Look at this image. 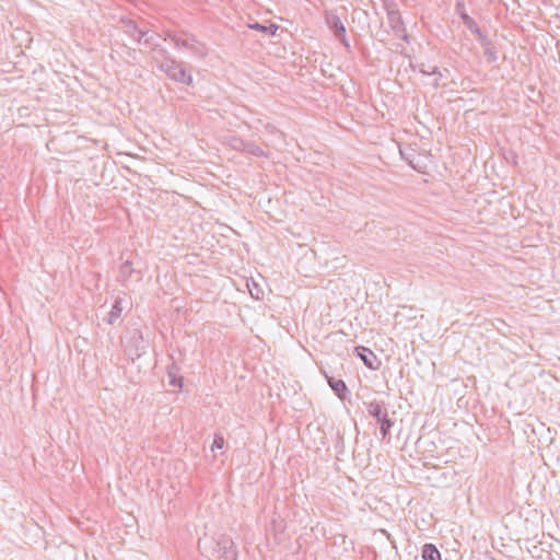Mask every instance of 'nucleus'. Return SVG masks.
Returning <instances> with one entry per match:
<instances>
[{
  "label": "nucleus",
  "mask_w": 560,
  "mask_h": 560,
  "mask_svg": "<svg viewBox=\"0 0 560 560\" xmlns=\"http://www.w3.org/2000/svg\"><path fill=\"white\" fill-rule=\"evenodd\" d=\"M167 38L174 43L176 48L189 49L190 43L195 42V35L192 34H186L185 37L176 34H167Z\"/></svg>",
  "instance_id": "11"
},
{
  "label": "nucleus",
  "mask_w": 560,
  "mask_h": 560,
  "mask_svg": "<svg viewBox=\"0 0 560 560\" xmlns=\"http://www.w3.org/2000/svg\"><path fill=\"white\" fill-rule=\"evenodd\" d=\"M124 33L142 45H152V36H147L148 32L138 27L133 20H121Z\"/></svg>",
  "instance_id": "7"
},
{
  "label": "nucleus",
  "mask_w": 560,
  "mask_h": 560,
  "mask_svg": "<svg viewBox=\"0 0 560 560\" xmlns=\"http://www.w3.org/2000/svg\"><path fill=\"white\" fill-rule=\"evenodd\" d=\"M174 370V366H172L167 374H168V377H170V384L174 387H179L182 388L183 386V377L182 376H177L176 373L173 371Z\"/></svg>",
  "instance_id": "20"
},
{
  "label": "nucleus",
  "mask_w": 560,
  "mask_h": 560,
  "mask_svg": "<svg viewBox=\"0 0 560 560\" xmlns=\"http://www.w3.org/2000/svg\"><path fill=\"white\" fill-rule=\"evenodd\" d=\"M135 261L129 258L126 259L125 262L120 266L119 277L121 280L126 281L131 273L133 272Z\"/></svg>",
  "instance_id": "16"
},
{
  "label": "nucleus",
  "mask_w": 560,
  "mask_h": 560,
  "mask_svg": "<svg viewBox=\"0 0 560 560\" xmlns=\"http://www.w3.org/2000/svg\"><path fill=\"white\" fill-rule=\"evenodd\" d=\"M158 67L162 72H164L171 80L175 82L185 85H190L192 83V75L172 58H166Z\"/></svg>",
  "instance_id": "4"
},
{
  "label": "nucleus",
  "mask_w": 560,
  "mask_h": 560,
  "mask_svg": "<svg viewBox=\"0 0 560 560\" xmlns=\"http://www.w3.org/2000/svg\"><path fill=\"white\" fill-rule=\"evenodd\" d=\"M327 381L331 389L335 392V394L340 398L345 399L346 395L348 394V387L346 383L342 380H335L332 377L327 376Z\"/></svg>",
  "instance_id": "10"
},
{
  "label": "nucleus",
  "mask_w": 560,
  "mask_h": 560,
  "mask_svg": "<svg viewBox=\"0 0 560 560\" xmlns=\"http://www.w3.org/2000/svg\"><path fill=\"white\" fill-rule=\"evenodd\" d=\"M247 288L252 298L256 300H261L264 298V290L259 287V284L252 281V283L247 282Z\"/></svg>",
  "instance_id": "19"
},
{
  "label": "nucleus",
  "mask_w": 560,
  "mask_h": 560,
  "mask_svg": "<svg viewBox=\"0 0 560 560\" xmlns=\"http://www.w3.org/2000/svg\"><path fill=\"white\" fill-rule=\"evenodd\" d=\"M364 406L366 407L369 415L375 418L376 421L380 423V431L382 438L385 439L389 434V431L394 425V421L388 417V410L385 404L372 400L369 402H364Z\"/></svg>",
  "instance_id": "2"
},
{
  "label": "nucleus",
  "mask_w": 560,
  "mask_h": 560,
  "mask_svg": "<svg viewBox=\"0 0 560 560\" xmlns=\"http://www.w3.org/2000/svg\"><path fill=\"white\" fill-rule=\"evenodd\" d=\"M188 50L198 58H203L208 55V49H207L206 45L203 43L199 42L196 37H195V42L190 43Z\"/></svg>",
  "instance_id": "15"
},
{
  "label": "nucleus",
  "mask_w": 560,
  "mask_h": 560,
  "mask_svg": "<svg viewBox=\"0 0 560 560\" xmlns=\"http://www.w3.org/2000/svg\"><path fill=\"white\" fill-rule=\"evenodd\" d=\"M244 152L254 156H267L266 152L258 144L248 140L245 144Z\"/></svg>",
  "instance_id": "17"
},
{
  "label": "nucleus",
  "mask_w": 560,
  "mask_h": 560,
  "mask_svg": "<svg viewBox=\"0 0 560 560\" xmlns=\"http://www.w3.org/2000/svg\"><path fill=\"white\" fill-rule=\"evenodd\" d=\"M198 547L201 553L210 559L237 560L236 546L229 535H205L199 539Z\"/></svg>",
  "instance_id": "1"
},
{
  "label": "nucleus",
  "mask_w": 560,
  "mask_h": 560,
  "mask_svg": "<svg viewBox=\"0 0 560 560\" xmlns=\"http://www.w3.org/2000/svg\"><path fill=\"white\" fill-rule=\"evenodd\" d=\"M423 560H441V553L433 544H425L422 547Z\"/></svg>",
  "instance_id": "14"
},
{
  "label": "nucleus",
  "mask_w": 560,
  "mask_h": 560,
  "mask_svg": "<svg viewBox=\"0 0 560 560\" xmlns=\"http://www.w3.org/2000/svg\"><path fill=\"white\" fill-rule=\"evenodd\" d=\"M325 22L328 28L334 32L336 38L346 47L350 48L349 40L347 38V31L341 19L334 12H326Z\"/></svg>",
  "instance_id": "6"
},
{
  "label": "nucleus",
  "mask_w": 560,
  "mask_h": 560,
  "mask_svg": "<svg viewBox=\"0 0 560 560\" xmlns=\"http://www.w3.org/2000/svg\"><path fill=\"white\" fill-rule=\"evenodd\" d=\"M479 42H480V45L482 46V48L485 49L487 46L490 47L492 46L490 39L481 32V30L479 28V34H475Z\"/></svg>",
  "instance_id": "23"
},
{
  "label": "nucleus",
  "mask_w": 560,
  "mask_h": 560,
  "mask_svg": "<svg viewBox=\"0 0 560 560\" xmlns=\"http://www.w3.org/2000/svg\"><path fill=\"white\" fill-rule=\"evenodd\" d=\"M483 52H485V56L487 57V61L489 63H493L498 60V55H497V51L493 46H490V47L487 46L483 49Z\"/></svg>",
  "instance_id": "21"
},
{
  "label": "nucleus",
  "mask_w": 560,
  "mask_h": 560,
  "mask_svg": "<svg viewBox=\"0 0 560 560\" xmlns=\"http://www.w3.org/2000/svg\"><path fill=\"white\" fill-rule=\"evenodd\" d=\"M440 78H441V77H436V78H435V80H434L433 86H434L435 89L440 86V83H439V79H440Z\"/></svg>",
  "instance_id": "25"
},
{
  "label": "nucleus",
  "mask_w": 560,
  "mask_h": 560,
  "mask_svg": "<svg viewBox=\"0 0 560 560\" xmlns=\"http://www.w3.org/2000/svg\"><path fill=\"white\" fill-rule=\"evenodd\" d=\"M455 12L463 21L464 25L472 33L479 34V26L476 21L466 12L465 3L463 0H457L455 4Z\"/></svg>",
  "instance_id": "9"
},
{
  "label": "nucleus",
  "mask_w": 560,
  "mask_h": 560,
  "mask_svg": "<svg viewBox=\"0 0 560 560\" xmlns=\"http://www.w3.org/2000/svg\"><path fill=\"white\" fill-rule=\"evenodd\" d=\"M357 355L363 361V363L371 370H378L381 366V361L377 359L376 354L369 348L363 346L355 347L354 349Z\"/></svg>",
  "instance_id": "8"
},
{
  "label": "nucleus",
  "mask_w": 560,
  "mask_h": 560,
  "mask_svg": "<svg viewBox=\"0 0 560 560\" xmlns=\"http://www.w3.org/2000/svg\"><path fill=\"white\" fill-rule=\"evenodd\" d=\"M421 73L428 74V75H435V77H442L441 71L438 67H430L428 69H424L423 67L420 69Z\"/></svg>",
  "instance_id": "24"
},
{
  "label": "nucleus",
  "mask_w": 560,
  "mask_h": 560,
  "mask_svg": "<svg viewBox=\"0 0 560 560\" xmlns=\"http://www.w3.org/2000/svg\"><path fill=\"white\" fill-rule=\"evenodd\" d=\"M147 340L143 338L142 332L133 329L125 342V351L132 359H138L145 353Z\"/></svg>",
  "instance_id": "5"
},
{
  "label": "nucleus",
  "mask_w": 560,
  "mask_h": 560,
  "mask_svg": "<svg viewBox=\"0 0 560 560\" xmlns=\"http://www.w3.org/2000/svg\"><path fill=\"white\" fill-rule=\"evenodd\" d=\"M248 27L250 30L259 31L261 33H265L269 36H275L279 26L275 23H270L269 25H262L258 22L248 24Z\"/></svg>",
  "instance_id": "13"
},
{
  "label": "nucleus",
  "mask_w": 560,
  "mask_h": 560,
  "mask_svg": "<svg viewBox=\"0 0 560 560\" xmlns=\"http://www.w3.org/2000/svg\"><path fill=\"white\" fill-rule=\"evenodd\" d=\"M122 307H121V300L116 299L115 303L113 304L110 311L108 312L107 316L104 318V320L108 325H114L121 316Z\"/></svg>",
  "instance_id": "12"
},
{
  "label": "nucleus",
  "mask_w": 560,
  "mask_h": 560,
  "mask_svg": "<svg viewBox=\"0 0 560 560\" xmlns=\"http://www.w3.org/2000/svg\"><path fill=\"white\" fill-rule=\"evenodd\" d=\"M247 140H244L237 136H233L229 139L230 147L240 152H244Z\"/></svg>",
  "instance_id": "18"
},
{
  "label": "nucleus",
  "mask_w": 560,
  "mask_h": 560,
  "mask_svg": "<svg viewBox=\"0 0 560 560\" xmlns=\"http://www.w3.org/2000/svg\"><path fill=\"white\" fill-rule=\"evenodd\" d=\"M382 1L387 14V20L390 28L393 30L396 36L402 38L404 40H408V34L406 32L401 14L397 9V4L393 0Z\"/></svg>",
  "instance_id": "3"
},
{
  "label": "nucleus",
  "mask_w": 560,
  "mask_h": 560,
  "mask_svg": "<svg viewBox=\"0 0 560 560\" xmlns=\"http://www.w3.org/2000/svg\"><path fill=\"white\" fill-rule=\"evenodd\" d=\"M224 446V439L222 435L215 434L211 445V450H221Z\"/></svg>",
  "instance_id": "22"
}]
</instances>
